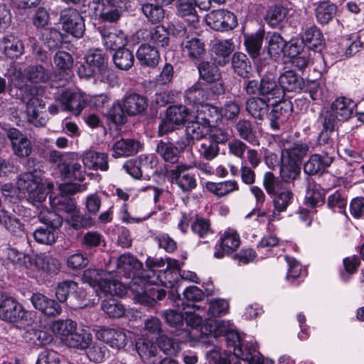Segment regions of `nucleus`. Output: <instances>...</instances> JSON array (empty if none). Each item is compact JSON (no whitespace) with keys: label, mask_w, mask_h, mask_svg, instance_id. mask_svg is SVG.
Wrapping results in <instances>:
<instances>
[{"label":"nucleus","mask_w":364,"mask_h":364,"mask_svg":"<svg viewBox=\"0 0 364 364\" xmlns=\"http://www.w3.org/2000/svg\"><path fill=\"white\" fill-rule=\"evenodd\" d=\"M96 336L97 339L108 344L111 348L119 350L124 348L127 343L126 334L121 330L114 328H101Z\"/></svg>","instance_id":"21"},{"label":"nucleus","mask_w":364,"mask_h":364,"mask_svg":"<svg viewBox=\"0 0 364 364\" xmlns=\"http://www.w3.org/2000/svg\"><path fill=\"white\" fill-rule=\"evenodd\" d=\"M209 364H237V359L231 352L222 351L218 346H213L205 352Z\"/></svg>","instance_id":"32"},{"label":"nucleus","mask_w":364,"mask_h":364,"mask_svg":"<svg viewBox=\"0 0 364 364\" xmlns=\"http://www.w3.org/2000/svg\"><path fill=\"white\" fill-rule=\"evenodd\" d=\"M274 66L261 75L259 81L252 79L245 80L243 90L247 95H259L269 101L283 97V90L279 86V79L273 73Z\"/></svg>","instance_id":"2"},{"label":"nucleus","mask_w":364,"mask_h":364,"mask_svg":"<svg viewBox=\"0 0 364 364\" xmlns=\"http://www.w3.org/2000/svg\"><path fill=\"white\" fill-rule=\"evenodd\" d=\"M59 100L62 110L70 111L75 115L79 114L84 107V101L77 93L63 92Z\"/></svg>","instance_id":"35"},{"label":"nucleus","mask_w":364,"mask_h":364,"mask_svg":"<svg viewBox=\"0 0 364 364\" xmlns=\"http://www.w3.org/2000/svg\"><path fill=\"white\" fill-rule=\"evenodd\" d=\"M205 188L208 191L222 197L237 190L238 185L235 181H226L220 183L208 182L205 184Z\"/></svg>","instance_id":"50"},{"label":"nucleus","mask_w":364,"mask_h":364,"mask_svg":"<svg viewBox=\"0 0 364 364\" xmlns=\"http://www.w3.org/2000/svg\"><path fill=\"white\" fill-rule=\"evenodd\" d=\"M82 280L92 287H98L105 294H119L122 292L121 283L114 279L110 272L100 269H87L83 272Z\"/></svg>","instance_id":"4"},{"label":"nucleus","mask_w":364,"mask_h":364,"mask_svg":"<svg viewBox=\"0 0 364 364\" xmlns=\"http://www.w3.org/2000/svg\"><path fill=\"white\" fill-rule=\"evenodd\" d=\"M273 198V204L275 210L278 213L285 211L291 203L293 198V193L291 191L284 188L279 191H275Z\"/></svg>","instance_id":"58"},{"label":"nucleus","mask_w":364,"mask_h":364,"mask_svg":"<svg viewBox=\"0 0 364 364\" xmlns=\"http://www.w3.org/2000/svg\"><path fill=\"white\" fill-rule=\"evenodd\" d=\"M300 165L287 159H282L280 174L282 178L286 182H291L297 179L300 175Z\"/></svg>","instance_id":"56"},{"label":"nucleus","mask_w":364,"mask_h":364,"mask_svg":"<svg viewBox=\"0 0 364 364\" xmlns=\"http://www.w3.org/2000/svg\"><path fill=\"white\" fill-rule=\"evenodd\" d=\"M26 311L16 299L8 296L0 308V318L7 322L16 323L24 318Z\"/></svg>","instance_id":"12"},{"label":"nucleus","mask_w":364,"mask_h":364,"mask_svg":"<svg viewBox=\"0 0 364 364\" xmlns=\"http://www.w3.org/2000/svg\"><path fill=\"white\" fill-rule=\"evenodd\" d=\"M213 52L218 57H222L218 60V63L224 66L229 62V55L234 50V46L230 40L220 41L213 46Z\"/></svg>","instance_id":"57"},{"label":"nucleus","mask_w":364,"mask_h":364,"mask_svg":"<svg viewBox=\"0 0 364 364\" xmlns=\"http://www.w3.org/2000/svg\"><path fill=\"white\" fill-rule=\"evenodd\" d=\"M85 60L87 65L89 66V73H86L87 77H91L94 73L107 65L105 53L100 50H96L89 53Z\"/></svg>","instance_id":"41"},{"label":"nucleus","mask_w":364,"mask_h":364,"mask_svg":"<svg viewBox=\"0 0 364 364\" xmlns=\"http://www.w3.org/2000/svg\"><path fill=\"white\" fill-rule=\"evenodd\" d=\"M108 156L105 153L88 151L83 156V164L85 167L94 170L107 171L108 169Z\"/></svg>","instance_id":"34"},{"label":"nucleus","mask_w":364,"mask_h":364,"mask_svg":"<svg viewBox=\"0 0 364 364\" xmlns=\"http://www.w3.org/2000/svg\"><path fill=\"white\" fill-rule=\"evenodd\" d=\"M286 41L277 33H272L268 40L267 55L268 58H260L257 65V72L260 74L266 65H269L273 62L272 58H277L284 53Z\"/></svg>","instance_id":"10"},{"label":"nucleus","mask_w":364,"mask_h":364,"mask_svg":"<svg viewBox=\"0 0 364 364\" xmlns=\"http://www.w3.org/2000/svg\"><path fill=\"white\" fill-rule=\"evenodd\" d=\"M101 33L104 45L107 49L117 50V49L123 48L124 42L122 33H117V32L105 30Z\"/></svg>","instance_id":"59"},{"label":"nucleus","mask_w":364,"mask_h":364,"mask_svg":"<svg viewBox=\"0 0 364 364\" xmlns=\"http://www.w3.org/2000/svg\"><path fill=\"white\" fill-rule=\"evenodd\" d=\"M250 96L245 102L246 111L255 119L263 121L270 110L269 101L259 95Z\"/></svg>","instance_id":"17"},{"label":"nucleus","mask_w":364,"mask_h":364,"mask_svg":"<svg viewBox=\"0 0 364 364\" xmlns=\"http://www.w3.org/2000/svg\"><path fill=\"white\" fill-rule=\"evenodd\" d=\"M219 151V145L207 138L201 141L198 148L200 157L206 161L213 160L218 156Z\"/></svg>","instance_id":"55"},{"label":"nucleus","mask_w":364,"mask_h":364,"mask_svg":"<svg viewBox=\"0 0 364 364\" xmlns=\"http://www.w3.org/2000/svg\"><path fill=\"white\" fill-rule=\"evenodd\" d=\"M282 159H287L291 162H296L300 165L302 159L307 154L309 145L305 143H293L288 141H282Z\"/></svg>","instance_id":"20"},{"label":"nucleus","mask_w":364,"mask_h":364,"mask_svg":"<svg viewBox=\"0 0 364 364\" xmlns=\"http://www.w3.org/2000/svg\"><path fill=\"white\" fill-rule=\"evenodd\" d=\"M336 6L326 2L318 5L316 10V16L321 24L328 23L336 14Z\"/></svg>","instance_id":"63"},{"label":"nucleus","mask_w":364,"mask_h":364,"mask_svg":"<svg viewBox=\"0 0 364 364\" xmlns=\"http://www.w3.org/2000/svg\"><path fill=\"white\" fill-rule=\"evenodd\" d=\"M138 354L147 364H157V349L156 346L149 341L141 339L136 343Z\"/></svg>","instance_id":"37"},{"label":"nucleus","mask_w":364,"mask_h":364,"mask_svg":"<svg viewBox=\"0 0 364 364\" xmlns=\"http://www.w3.org/2000/svg\"><path fill=\"white\" fill-rule=\"evenodd\" d=\"M101 308L110 318H119L124 316L125 308L117 299L109 298L102 301Z\"/></svg>","instance_id":"49"},{"label":"nucleus","mask_w":364,"mask_h":364,"mask_svg":"<svg viewBox=\"0 0 364 364\" xmlns=\"http://www.w3.org/2000/svg\"><path fill=\"white\" fill-rule=\"evenodd\" d=\"M181 48L183 53L193 60L202 58L205 54L204 43L197 38L183 40Z\"/></svg>","instance_id":"36"},{"label":"nucleus","mask_w":364,"mask_h":364,"mask_svg":"<svg viewBox=\"0 0 364 364\" xmlns=\"http://www.w3.org/2000/svg\"><path fill=\"white\" fill-rule=\"evenodd\" d=\"M200 77L208 83H214L220 78V73L218 66L208 61L201 62L198 66Z\"/></svg>","instance_id":"45"},{"label":"nucleus","mask_w":364,"mask_h":364,"mask_svg":"<svg viewBox=\"0 0 364 364\" xmlns=\"http://www.w3.org/2000/svg\"><path fill=\"white\" fill-rule=\"evenodd\" d=\"M232 69L237 75L245 80H251L254 75L251 61L246 54L237 52L231 58Z\"/></svg>","instance_id":"19"},{"label":"nucleus","mask_w":364,"mask_h":364,"mask_svg":"<svg viewBox=\"0 0 364 364\" xmlns=\"http://www.w3.org/2000/svg\"><path fill=\"white\" fill-rule=\"evenodd\" d=\"M190 168L189 166L180 164L175 168L167 171L168 176L171 178V181L176 182L183 192L191 191L197 186L195 176L187 172Z\"/></svg>","instance_id":"9"},{"label":"nucleus","mask_w":364,"mask_h":364,"mask_svg":"<svg viewBox=\"0 0 364 364\" xmlns=\"http://www.w3.org/2000/svg\"><path fill=\"white\" fill-rule=\"evenodd\" d=\"M41 87L36 85H25L22 88V100L26 104V112L28 121L36 127H41L46 124L43 118H39V113L41 109L45 107L43 100L38 97Z\"/></svg>","instance_id":"5"},{"label":"nucleus","mask_w":364,"mask_h":364,"mask_svg":"<svg viewBox=\"0 0 364 364\" xmlns=\"http://www.w3.org/2000/svg\"><path fill=\"white\" fill-rule=\"evenodd\" d=\"M1 46L4 54L10 58H17L24 52L23 42L13 35L4 37L1 41Z\"/></svg>","instance_id":"30"},{"label":"nucleus","mask_w":364,"mask_h":364,"mask_svg":"<svg viewBox=\"0 0 364 364\" xmlns=\"http://www.w3.org/2000/svg\"><path fill=\"white\" fill-rule=\"evenodd\" d=\"M196 118L199 122L210 127L221 121L222 113L218 107L205 104L198 108Z\"/></svg>","instance_id":"26"},{"label":"nucleus","mask_w":364,"mask_h":364,"mask_svg":"<svg viewBox=\"0 0 364 364\" xmlns=\"http://www.w3.org/2000/svg\"><path fill=\"white\" fill-rule=\"evenodd\" d=\"M196 8L197 0H177L176 2V15L194 27L199 21Z\"/></svg>","instance_id":"22"},{"label":"nucleus","mask_w":364,"mask_h":364,"mask_svg":"<svg viewBox=\"0 0 364 364\" xmlns=\"http://www.w3.org/2000/svg\"><path fill=\"white\" fill-rule=\"evenodd\" d=\"M264 35V30H259L255 33L245 36L244 44L247 52L252 59L260 56Z\"/></svg>","instance_id":"31"},{"label":"nucleus","mask_w":364,"mask_h":364,"mask_svg":"<svg viewBox=\"0 0 364 364\" xmlns=\"http://www.w3.org/2000/svg\"><path fill=\"white\" fill-rule=\"evenodd\" d=\"M136 59L143 67L155 68L160 60L158 49L149 43L141 44L136 51Z\"/></svg>","instance_id":"24"},{"label":"nucleus","mask_w":364,"mask_h":364,"mask_svg":"<svg viewBox=\"0 0 364 364\" xmlns=\"http://www.w3.org/2000/svg\"><path fill=\"white\" fill-rule=\"evenodd\" d=\"M0 224L14 237L23 238L26 235L24 224L14 212L0 210Z\"/></svg>","instance_id":"14"},{"label":"nucleus","mask_w":364,"mask_h":364,"mask_svg":"<svg viewBox=\"0 0 364 364\" xmlns=\"http://www.w3.org/2000/svg\"><path fill=\"white\" fill-rule=\"evenodd\" d=\"M235 129L241 139L250 143L255 141V135L252 124L250 121L246 119L239 120L235 125Z\"/></svg>","instance_id":"64"},{"label":"nucleus","mask_w":364,"mask_h":364,"mask_svg":"<svg viewBox=\"0 0 364 364\" xmlns=\"http://www.w3.org/2000/svg\"><path fill=\"white\" fill-rule=\"evenodd\" d=\"M16 185L19 191L28 193V200L33 203H42L47 198L48 192L41 171L33 169L21 173L18 176Z\"/></svg>","instance_id":"3"},{"label":"nucleus","mask_w":364,"mask_h":364,"mask_svg":"<svg viewBox=\"0 0 364 364\" xmlns=\"http://www.w3.org/2000/svg\"><path fill=\"white\" fill-rule=\"evenodd\" d=\"M156 152L166 164H175L178 162L180 154L172 142L159 141L156 147Z\"/></svg>","instance_id":"33"},{"label":"nucleus","mask_w":364,"mask_h":364,"mask_svg":"<svg viewBox=\"0 0 364 364\" xmlns=\"http://www.w3.org/2000/svg\"><path fill=\"white\" fill-rule=\"evenodd\" d=\"M139 143L132 139H121L113 145V156H129L138 152Z\"/></svg>","instance_id":"39"},{"label":"nucleus","mask_w":364,"mask_h":364,"mask_svg":"<svg viewBox=\"0 0 364 364\" xmlns=\"http://www.w3.org/2000/svg\"><path fill=\"white\" fill-rule=\"evenodd\" d=\"M24 77L33 84L46 83L51 78L50 69L35 63L28 65L24 70Z\"/></svg>","instance_id":"25"},{"label":"nucleus","mask_w":364,"mask_h":364,"mask_svg":"<svg viewBox=\"0 0 364 364\" xmlns=\"http://www.w3.org/2000/svg\"><path fill=\"white\" fill-rule=\"evenodd\" d=\"M124 110L129 116L144 115L148 108L146 97L137 93H127L124 99Z\"/></svg>","instance_id":"16"},{"label":"nucleus","mask_w":364,"mask_h":364,"mask_svg":"<svg viewBox=\"0 0 364 364\" xmlns=\"http://www.w3.org/2000/svg\"><path fill=\"white\" fill-rule=\"evenodd\" d=\"M60 20L63 28L66 32L76 38L83 36L85 31V21L80 12L75 9L68 8L63 10Z\"/></svg>","instance_id":"6"},{"label":"nucleus","mask_w":364,"mask_h":364,"mask_svg":"<svg viewBox=\"0 0 364 364\" xmlns=\"http://www.w3.org/2000/svg\"><path fill=\"white\" fill-rule=\"evenodd\" d=\"M141 11L151 24L160 23L165 18V10L162 6L154 4H144Z\"/></svg>","instance_id":"48"},{"label":"nucleus","mask_w":364,"mask_h":364,"mask_svg":"<svg viewBox=\"0 0 364 364\" xmlns=\"http://www.w3.org/2000/svg\"><path fill=\"white\" fill-rule=\"evenodd\" d=\"M42 36L45 45L50 50L57 49L63 44V37L61 33L55 28L45 29Z\"/></svg>","instance_id":"61"},{"label":"nucleus","mask_w":364,"mask_h":364,"mask_svg":"<svg viewBox=\"0 0 364 364\" xmlns=\"http://www.w3.org/2000/svg\"><path fill=\"white\" fill-rule=\"evenodd\" d=\"M333 161V157L328 151H325L323 154H313L304 165V172L311 176L322 173Z\"/></svg>","instance_id":"15"},{"label":"nucleus","mask_w":364,"mask_h":364,"mask_svg":"<svg viewBox=\"0 0 364 364\" xmlns=\"http://www.w3.org/2000/svg\"><path fill=\"white\" fill-rule=\"evenodd\" d=\"M240 244V236L236 230L228 229L220 239L221 251L215 252V257L223 258L225 254H230L237 250Z\"/></svg>","instance_id":"27"},{"label":"nucleus","mask_w":364,"mask_h":364,"mask_svg":"<svg viewBox=\"0 0 364 364\" xmlns=\"http://www.w3.org/2000/svg\"><path fill=\"white\" fill-rule=\"evenodd\" d=\"M166 272L162 269L147 268L140 271L137 276L133 278L130 286L134 293V299L141 304L149 307H153L156 301L162 300L166 295V291L154 285L166 279Z\"/></svg>","instance_id":"1"},{"label":"nucleus","mask_w":364,"mask_h":364,"mask_svg":"<svg viewBox=\"0 0 364 364\" xmlns=\"http://www.w3.org/2000/svg\"><path fill=\"white\" fill-rule=\"evenodd\" d=\"M292 104L290 101H282L272 104L270 112H268V118L270 127L274 130H278L282 124H284L291 115Z\"/></svg>","instance_id":"11"},{"label":"nucleus","mask_w":364,"mask_h":364,"mask_svg":"<svg viewBox=\"0 0 364 364\" xmlns=\"http://www.w3.org/2000/svg\"><path fill=\"white\" fill-rule=\"evenodd\" d=\"M323 36L321 31L316 27L312 26L307 29L302 36L303 43L309 48L316 50L322 46Z\"/></svg>","instance_id":"54"},{"label":"nucleus","mask_w":364,"mask_h":364,"mask_svg":"<svg viewBox=\"0 0 364 364\" xmlns=\"http://www.w3.org/2000/svg\"><path fill=\"white\" fill-rule=\"evenodd\" d=\"M208 90L209 87L207 85L197 82L186 91V100L190 104L202 105L209 98Z\"/></svg>","instance_id":"38"},{"label":"nucleus","mask_w":364,"mask_h":364,"mask_svg":"<svg viewBox=\"0 0 364 364\" xmlns=\"http://www.w3.org/2000/svg\"><path fill=\"white\" fill-rule=\"evenodd\" d=\"M50 204L58 211L68 213H73L76 208V203L73 198L67 196H59L50 199Z\"/></svg>","instance_id":"62"},{"label":"nucleus","mask_w":364,"mask_h":364,"mask_svg":"<svg viewBox=\"0 0 364 364\" xmlns=\"http://www.w3.org/2000/svg\"><path fill=\"white\" fill-rule=\"evenodd\" d=\"M278 79L279 86L283 90V96L285 92H299L305 87L304 78L293 70L283 72Z\"/></svg>","instance_id":"18"},{"label":"nucleus","mask_w":364,"mask_h":364,"mask_svg":"<svg viewBox=\"0 0 364 364\" xmlns=\"http://www.w3.org/2000/svg\"><path fill=\"white\" fill-rule=\"evenodd\" d=\"M202 333L210 335V338L208 337V341L203 340V343H207L210 344V338H213L215 339L217 337L223 336L224 337L230 330L228 323L225 321H214L209 319L206 321V323L202 326ZM213 343V341H211Z\"/></svg>","instance_id":"29"},{"label":"nucleus","mask_w":364,"mask_h":364,"mask_svg":"<svg viewBox=\"0 0 364 364\" xmlns=\"http://www.w3.org/2000/svg\"><path fill=\"white\" fill-rule=\"evenodd\" d=\"M204 293L201 289H200L196 286H191L188 287L183 291L184 299L186 300V302L182 301L181 305L183 306V309H185L186 307L197 308L199 306L195 304H192L191 303L197 302L201 301L204 297ZM181 298L179 296H177V299H173L174 302L176 304V306H179V301H181Z\"/></svg>","instance_id":"42"},{"label":"nucleus","mask_w":364,"mask_h":364,"mask_svg":"<svg viewBox=\"0 0 364 364\" xmlns=\"http://www.w3.org/2000/svg\"><path fill=\"white\" fill-rule=\"evenodd\" d=\"M149 41L158 47L166 48L169 44V32L162 25H158L149 31Z\"/></svg>","instance_id":"53"},{"label":"nucleus","mask_w":364,"mask_h":364,"mask_svg":"<svg viewBox=\"0 0 364 364\" xmlns=\"http://www.w3.org/2000/svg\"><path fill=\"white\" fill-rule=\"evenodd\" d=\"M6 137L11 142L13 154L19 159H26L31 156L33 145L27 136L18 129L12 127L6 130Z\"/></svg>","instance_id":"8"},{"label":"nucleus","mask_w":364,"mask_h":364,"mask_svg":"<svg viewBox=\"0 0 364 364\" xmlns=\"http://www.w3.org/2000/svg\"><path fill=\"white\" fill-rule=\"evenodd\" d=\"M60 175L68 179H73L79 181H83L85 180L86 173L82 170V165L75 161L72 156L68 160V163L66 164L65 170H63Z\"/></svg>","instance_id":"47"},{"label":"nucleus","mask_w":364,"mask_h":364,"mask_svg":"<svg viewBox=\"0 0 364 364\" xmlns=\"http://www.w3.org/2000/svg\"><path fill=\"white\" fill-rule=\"evenodd\" d=\"M38 219L41 223L46 225L51 230H55L59 229L63 223V218L55 210L43 209L38 214Z\"/></svg>","instance_id":"52"},{"label":"nucleus","mask_w":364,"mask_h":364,"mask_svg":"<svg viewBox=\"0 0 364 364\" xmlns=\"http://www.w3.org/2000/svg\"><path fill=\"white\" fill-rule=\"evenodd\" d=\"M207 24L218 31H228L232 30L237 25L235 15L225 9L214 10L205 16Z\"/></svg>","instance_id":"7"},{"label":"nucleus","mask_w":364,"mask_h":364,"mask_svg":"<svg viewBox=\"0 0 364 364\" xmlns=\"http://www.w3.org/2000/svg\"><path fill=\"white\" fill-rule=\"evenodd\" d=\"M77 323L73 320H58L53 322L50 328L52 331L58 335L63 343L70 337L74 331H76Z\"/></svg>","instance_id":"44"},{"label":"nucleus","mask_w":364,"mask_h":364,"mask_svg":"<svg viewBox=\"0 0 364 364\" xmlns=\"http://www.w3.org/2000/svg\"><path fill=\"white\" fill-rule=\"evenodd\" d=\"M188 115V110L183 105L170 106L166 113L168 120L173 122L176 125L183 124L186 121Z\"/></svg>","instance_id":"60"},{"label":"nucleus","mask_w":364,"mask_h":364,"mask_svg":"<svg viewBox=\"0 0 364 364\" xmlns=\"http://www.w3.org/2000/svg\"><path fill=\"white\" fill-rule=\"evenodd\" d=\"M288 9L281 5L271 6L266 12L264 20L271 27L278 26L287 18Z\"/></svg>","instance_id":"46"},{"label":"nucleus","mask_w":364,"mask_h":364,"mask_svg":"<svg viewBox=\"0 0 364 364\" xmlns=\"http://www.w3.org/2000/svg\"><path fill=\"white\" fill-rule=\"evenodd\" d=\"M143 267L142 263L130 253L121 255L117 259V268L119 273H123L126 277H130L133 274L137 276Z\"/></svg>","instance_id":"23"},{"label":"nucleus","mask_w":364,"mask_h":364,"mask_svg":"<svg viewBox=\"0 0 364 364\" xmlns=\"http://www.w3.org/2000/svg\"><path fill=\"white\" fill-rule=\"evenodd\" d=\"M163 316L171 327L176 328L175 336L181 342H186L191 338V332L188 329L182 328L184 323V314L173 309L166 310L163 313Z\"/></svg>","instance_id":"13"},{"label":"nucleus","mask_w":364,"mask_h":364,"mask_svg":"<svg viewBox=\"0 0 364 364\" xmlns=\"http://www.w3.org/2000/svg\"><path fill=\"white\" fill-rule=\"evenodd\" d=\"M115 66L122 70H128L134 65V55L128 48L117 49L112 56Z\"/></svg>","instance_id":"43"},{"label":"nucleus","mask_w":364,"mask_h":364,"mask_svg":"<svg viewBox=\"0 0 364 364\" xmlns=\"http://www.w3.org/2000/svg\"><path fill=\"white\" fill-rule=\"evenodd\" d=\"M92 341V336L87 331L80 328H76L68 338L66 339L65 344L70 348L80 349H86L89 347Z\"/></svg>","instance_id":"40"},{"label":"nucleus","mask_w":364,"mask_h":364,"mask_svg":"<svg viewBox=\"0 0 364 364\" xmlns=\"http://www.w3.org/2000/svg\"><path fill=\"white\" fill-rule=\"evenodd\" d=\"M355 106L351 100L339 97L332 103L331 111L339 122H346L352 116Z\"/></svg>","instance_id":"28"},{"label":"nucleus","mask_w":364,"mask_h":364,"mask_svg":"<svg viewBox=\"0 0 364 364\" xmlns=\"http://www.w3.org/2000/svg\"><path fill=\"white\" fill-rule=\"evenodd\" d=\"M209 127L196 118L195 121L189 122L186 127V135L194 142L196 141L204 140L206 139Z\"/></svg>","instance_id":"51"}]
</instances>
